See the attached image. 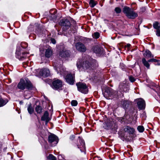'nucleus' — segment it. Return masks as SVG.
<instances>
[{
  "instance_id": "9b49d317",
  "label": "nucleus",
  "mask_w": 160,
  "mask_h": 160,
  "mask_svg": "<svg viewBox=\"0 0 160 160\" xmlns=\"http://www.w3.org/2000/svg\"><path fill=\"white\" fill-rule=\"evenodd\" d=\"M75 46L77 50L80 52H85L86 51V47L84 44L81 42L77 43L76 44Z\"/></svg>"
},
{
  "instance_id": "bb28decb",
  "label": "nucleus",
  "mask_w": 160,
  "mask_h": 160,
  "mask_svg": "<svg viewBox=\"0 0 160 160\" xmlns=\"http://www.w3.org/2000/svg\"><path fill=\"white\" fill-rule=\"evenodd\" d=\"M7 102V101L4 100L2 98L0 99V107L5 105Z\"/></svg>"
},
{
  "instance_id": "c9c22d12",
  "label": "nucleus",
  "mask_w": 160,
  "mask_h": 160,
  "mask_svg": "<svg viewBox=\"0 0 160 160\" xmlns=\"http://www.w3.org/2000/svg\"><path fill=\"white\" fill-rule=\"evenodd\" d=\"M157 30L156 35L158 36H160V30L159 29Z\"/></svg>"
},
{
  "instance_id": "423d86ee",
  "label": "nucleus",
  "mask_w": 160,
  "mask_h": 160,
  "mask_svg": "<svg viewBox=\"0 0 160 160\" xmlns=\"http://www.w3.org/2000/svg\"><path fill=\"white\" fill-rule=\"evenodd\" d=\"M78 90L82 93L87 94L88 92V88L86 84L84 83L79 82L77 83Z\"/></svg>"
},
{
  "instance_id": "2f4dec72",
  "label": "nucleus",
  "mask_w": 160,
  "mask_h": 160,
  "mask_svg": "<svg viewBox=\"0 0 160 160\" xmlns=\"http://www.w3.org/2000/svg\"><path fill=\"white\" fill-rule=\"evenodd\" d=\"M148 61L149 62H159L160 61V60H158L157 59H154L153 58H152V59H149L148 60Z\"/></svg>"
},
{
  "instance_id": "f257e3e1",
  "label": "nucleus",
  "mask_w": 160,
  "mask_h": 160,
  "mask_svg": "<svg viewBox=\"0 0 160 160\" xmlns=\"http://www.w3.org/2000/svg\"><path fill=\"white\" fill-rule=\"evenodd\" d=\"M95 62V60L92 58L87 59L83 58H80L77 61L76 66L80 71L90 70L93 68V63Z\"/></svg>"
},
{
  "instance_id": "20e7f679",
  "label": "nucleus",
  "mask_w": 160,
  "mask_h": 160,
  "mask_svg": "<svg viewBox=\"0 0 160 160\" xmlns=\"http://www.w3.org/2000/svg\"><path fill=\"white\" fill-rule=\"evenodd\" d=\"M123 12L129 19H134L138 16V14L136 12L127 6L124 7L123 9Z\"/></svg>"
},
{
  "instance_id": "c03bdc74",
  "label": "nucleus",
  "mask_w": 160,
  "mask_h": 160,
  "mask_svg": "<svg viewBox=\"0 0 160 160\" xmlns=\"http://www.w3.org/2000/svg\"><path fill=\"white\" fill-rule=\"evenodd\" d=\"M73 145V146H74V147H75V146H76V145H75V144H74Z\"/></svg>"
},
{
  "instance_id": "c85d7f7f",
  "label": "nucleus",
  "mask_w": 160,
  "mask_h": 160,
  "mask_svg": "<svg viewBox=\"0 0 160 160\" xmlns=\"http://www.w3.org/2000/svg\"><path fill=\"white\" fill-rule=\"evenodd\" d=\"M114 11L116 13L119 14L121 12L122 10L119 7H116L114 9Z\"/></svg>"
},
{
  "instance_id": "c756f323",
  "label": "nucleus",
  "mask_w": 160,
  "mask_h": 160,
  "mask_svg": "<svg viewBox=\"0 0 160 160\" xmlns=\"http://www.w3.org/2000/svg\"><path fill=\"white\" fill-rule=\"evenodd\" d=\"M92 36L93 38L97 39L99 38L100 36L99 33V32H94L92 35Z\"/></svg>"
},
{
  "instance_id": "7ed1b4c3",
  "label": "nucleus",
  "mask_w": 160,
  "mask_h": 160,
  "mask_svg": "<svg viewBox=\"0 0 160 160\" xmlns=\"http://www.w3.org/2000/svg\"><path fill=\"white\" fill-rule=\"evenodd\" d=\"M17 87L21 90H24L26 88L30 90L32 89V85L29 81L24 80L23 79H21L17 85Z\"/></svg>"
},
{
  "instance_id": "b1692460",
  "label": "nucleus",
  "mask_w": 160,
  "mask_h": 160,
  "mask_svg": "<svg viewBox=\"0 0 160 160\" xmlns=\"http://www.w3.org/2000/svg\"><path fill=\"white\" fill-rule=\"evenodd\" d=\"M97 4V2L94 0H90L89 2L90 6L92 8H93Z\"/></svg>"
},
{
  "instance_id": "6ab92c4d",
  "label": "nucleus",
  "mask_w": 160,
  "mask_h": 160,
  "mask_svg": "<svg viewBox=\"0 0 160 160\" xmlns=\"http://www.w3.org/2000/svg\"><path fill=\"white\" fill-rule=\"evenodd\" d=\"M145 57L147 58H153L154 56L152 54L151 52L148 50H146L143 54Z\"/></svg>"
},
{
  "instance_id": "a878e982",
  "label": "nucleus",
  "mask_w": 160,
  "mask_h": 160,
  "mask_svg": "<svg viewBox=\"0 0 160 160\" xmlns=\"http://www.w3.org/2000/svg\"><path fill=\"white\" fill-rule=\"evenodd\" d=\"M153 26L154 28L156 29H160V28L159 23L158 22H155L153 24Z\"/></svg>"
},
{
  "instance_id": "f3484780",
  "label": "nucleus",
  "mask_w": 160,
  "mask_h": 160,
  "mask_svg": "<svg viewBox=\"0 0 160 160\" xmlns=\"http://www.w3.org/2000/svg\"><path fill=\"white\" fill-rule=\"evenodd\" d=\"M49 114L47 111H45L43 116L42 117L41 120L42 121H45L46 123H47L50 120L48 117Z\"/></svg>"
},
{
  "instance_id": "f8f14e48",
  "label": "nucleus",
  "mask_w": 160,
  "mask_h": 160,
  "mask_svg": "<svg viewBox=\"0 0 160 160\" xmlns=\"http://www.w3.org/2000/svg\"><path fill=\"white\" fill-rule=\"evenodd\" d=\"M28 54V53L25 52H22L21 51H18L17 50L16 52V57L19 59L22 60L23 58H25L27 56L26 55Z\"/></svg>"
},
{
  "instance_id": "5701e85b",
  "label": "nucleus",
  "mask_w": 160,
  "mask_h": 160,
  "mask_svg": "<svg viewBox=\"0 0 160 160\" xmlns=\"http://www.w3.org/2000/svg\"><path fill=\"white\" fill-rule=\"evenodd\" d=\"M28 113L31 114H32L34 112V109L32 107L31 104L29 105L28 107Z\"/></svg>"
},
{
  "instance_id": "f03ea898",
  "label": "nucleus",
  "mask_w": 160,
  "mask_h": 160,
  "mask_svg": "<svg viewBox=\"0 0 160 160\" xmlns=\"http://www.w3.org/2000/svg\"><path fill=\"white\" fill-rule=\"evenodd\" d=\"M121 93L120 92L115 91L112 89L107 88L103 94L105 97L108 99H112L113 98H118L121 97L120 94Z\"/></svg>"
},
{
  "instance_id": "a211bd4d",
  "label": "nucleus",
  "mask_w": 160,
  "mask_h": 160,
  "mask_svg": "<svg viewBox=\"0 0 160 160\" xmlns=\"http://www.w3.org/2000/svg\"><path fill=\"white\" fill-rule=\"evenodd\" d=\"M60 56L63 58L68 57L70 56L69 51L68 50H62L60 52Z\"/></svg>"
},
{
  "instance_id": "58836bf2",
  "label": "nucleus",
  "mask_w": 160,
  "mask_h": 160,
  "mask_svg": "<svg viewBox=\"0 0 160 160\" xmlns=\"http://www.w3.org/2000/svg\"><path fill=\"white\" fill-rule=\"evenodd\" d=\"M75 138V136L74 135H72L70 137V139L71 140H73Z\"/></svg>"
},
{
  "instance_id": "39448f33",
  "label": "nucleus",
  "mask_w": 160,
  "mask_h": 160,
  "mask_svg": "<svg viewBox=\"0 0 160 160\" xmlns=\"http://www.w3.org/2000/svg\"><path fill=\"white\" fill-rule=\"evenodd\" d=\"M62 81L58 79H54L52 82V88L55 90L58 91L62 90Z\"/></svg>"
},
{
  "instance_id": "cd10ccee",
  "label": "nucleus",
  "mask_w": 160,
  "mask_h": 160,
  "mask_svg": "<svg viewBox=\"0 0 160 160\" xmlns=\"http://www.w3.org/2000/svg\"><path fill=\"white\" fill-rule=\"evenodd\" d=\"M137 129L139 132H142L144 131V128L142 126L140 125L138 127Z\"/></svg>"
},
{
  "instance_id": "0eeeda50",
  "label": "nucleus",
  "mask_w": 160,
  "mask_h": 160,
  "mask_svg": "<svg viewBox=\"0 0 160 160\" xmlns=\"http://www.w3.org/2000/svg\"><path fill=\"white\" fill-rule=\"evenodd\" d=\"M48 142L50 143L52 146H55L58 142V137L54 134L49 135L48 138Z\"/></svg>"
},
{
  "instance_id": "dca6fc26",
  "label": "nucleus",
  "mask_w": 160,
  "mask_h": 160,
  "mask_svg": "<svg viewBox=\"0 0 160 160\" xmlns=\"http://www.w3.org/2000/svg\"><path fill=\"white\" fill-rule=\"evenodd\" d=\"M123 130L125 132H127L129 134H133L135 131L134 129L129 126H126L124 127Z\"/></svg>"
},
{
  "instance_id": "79ce46f5",
  "label": "nucleus",
  "mask_w": 160,
  "mask_h": 160,
  "mask_svg": "<svg viewBox=\"0 0 160 160\" xmlns=\"http://www.w3.org/2000/svg\"><path fill=\"white\" fill-rule=\"evenodd\" d=\"M23 103V102L22 101H20V104H22Z\"/></svg>"
},
{
  "instance_id": "393cba45",
  "label": "nucleus",
  "mask_w": 160,
  "mask_h": 160,
  "mask_svg": "<svg viewBox=\"0 0 160 160\" xmlns=\"http://www.w3.org/2000/svg\"><path fill=\"white\" fill-rule=\"evenodd\" d=\"M35 110L38 113H41L42 112V108L41 106H38L35 108Z\"/></svg>"
},
{
  "instance_id": "6e6552de",
  "label": "nucleus",
  "mask_w": 160,
  "mask_h": 160,
  "mask_svg": "<svg viewBox=\"0 0 160 160\" xmlns=\"http://www.w3.org/2000/svg\"><path fill=\"white\" fill-rule=\"evenodd\" d=\"M77 146L82 152H84L85 149L84 140L80 137H78Z\"/></svg>"
},
{
  "instance_id": "aec40b11",
  "label": "nucleus",
  "mask_w": 160,
  "mask_h": 160,
  "mask_svg": "<svg viewBox=\"0 0 160 160\" xmlns=\"http://www.w3.org/2000/svg\"><path fill=\"white\" fill-rule=\"evenodd\" d=\"M142 62L144 66L146 67L147 69H149L150 64L149 63V62H149L148 60L147 61L145 58H143L142 59Z\"/></svg>"
},
{
  "instance_id": "37998d69",
  "label": "nucleus",
  "mask_w": 160,
  "mask_h": 160,
  "mask_svg": "<svg viewBox=\"0 0 160 160\" xmlns=\"http://www.w3.org/2000/svg\"><path fill=\"white\" fill-rule=\"evenodd\" d=\"M56 70H57V71L58 72L57 73H59V72H58V70L57 68L56 69Z\"/></svg>"
},
{
  "instance_id": "9d476101",
  "label": "nucleus",
  "mask_w": 160,
  "mask_h": 160,
  "mask_svg": "<svg viewBox=\"0 0 160 160\" xmlns=\"http://www.w3.org/2000/svg\"><path fill=\"white\" fill-rule=\"evenodd\" d=\"M67 82L71 85H73L75 81V77L74 75L68 74L65 77Z\"/></svg>"
},
{
  "instance_id": "1a4fd4ad",
  "label": "nucleus",
  "mask_w": 160,
  "mask_h": 160,
  "mask_svg": "<svg viewBox=\"0 0 160 160\" xmlns=\"http://www.w3.org/2000/svg\"><path fill=\"white\" fill-rule=\"evenodd\" d=\"M59 24L63 27L64 31H66L70 27L71 23L67 19H63L61 20Z\"/></svg>"
},
{
  "instance_id": "4468645a",
  "label": "nucleus",
  "mask_w": 160,
  "mask_h": 160,
  "mask_svg": "<svg viewBox=\"0 0 160 160\" xmlns=\"http://www.w3.org/2000/svg\"><path fill=\"white\" fill-rule=\"evenodd\" d=\"M137 105L140 109H144L145 108V101L142 99L140 98L138 100Z\"/></svg>"
},
{
  "instance_id": "7c9ffc66",
  "label": "nucleus",
  "mask_w": 160,
  "mask_h": 160,
  "mask_svg": "<svg viewBox=\"0 0 160 160\" xmlns=\"http://www.w3.org/2000/svg\"><path fill=\"white\" fill-rule=\"evenodd\" d=\"M48 158L50 160H56V157L52 154H49Z\"/></svg>"
},
{
  "instance_id": "2eb2a0df",
  "label": "nucleus",
  "mask_w": 160,
  "mask_h": 160,
  "mask_svg": "<svg viewBox=\"0 0 160 160\" xmlns=\"http://www.w3.org/2000/svg\"><path fill=\"white\" fill-rule=\"evenodd\" d=\"M120 104L121 107L124 109H126L129 107L130 102L128 100H122Z\"/></svg>"
},
{
  "instance_id": "4be33fe9",
  "label": "nucleus",
  "mask_w": 160,
  "mask_h": 160,
  "mask_svg": "<svg viewBox=\"0 0 160 160\" xmlns=\"http://www.w3.org/2000/svg\"><path fill=\"white\" fill-rule=\"evenodd\" d=\"M93 52L96 54H100L101 53V49L98 46H96L93 48Z\"/></svg>"
},
{
  "instance_id": "ea45409f",
  "label": "nucleus",
  "mask_w": 160,
  "mask_h": 160,
  "mask_svg": "<svg viewBox=\"0 0 160 160\" xmlns=\"http://www.w3.org/2000/svg\"><path fill=\"white\" fill-rule=\"evenodd\" d=\"M60 74L61 75H62L63 74H65V73L64 72L63 73L62 72L61 70H60Z\"/></svg>"
},
{
  "instance_id": "a18cd8bd",
  "label": "nucleus",
  "mask_w": 160,
  "mask_h": 160,
  "mask_svg": "<svg viewBox=\"0 0 160 160\" xmlns=\"http://www.w3.org/2000/svg\"><path fill=\"white\" fill-rule=\"evenodd\" d=\"M122 97H123V96H123V94H122Z\"/></svg>"
},
{
  "instance_id": "f704fd0d",
  "label": "nucleus",
  "mask_w": 160,
  "mask_h": 160,
  "mask_svg": "<svg viewBox=\"0 0 160 160\" xmlns=\"http://www.w3.org/2000/svg\"><path fill=\"white\" fill-rule=\"evenodd\" d=\"M129 79L132 82H133L135 81V78L132 76H130L129 77Z\"/></svg>"
},
{
  "instance_id": "72a5a7b5",
  "label": "nucleus",
  "mask_w": 160,
  "mask_h": 160,
  "mask_svg": "<svg viewBox=\"0 0 160 160\" xmlns=\"http://www.w3.org/2000/svg\"><path fill=\"white\" fill-rule=\"evenodd\" d=\"M146 112H145L143 111L142 113L141 114V117L143 118V119H144L146 117Z\"/></svg>"
},
{
  "instance_id": "a19ab883",
  "label": "nucleus",
  "mask_w": 160,
  "mask_h": 160,
  "mask_svg": "<svg viewBox=\"0 0 160 160\" xmlns=\"http://www.w3.org/2000/svg\"><path fill=\"white\" fill-rule=\"evenodd\" d=\"M130 46V44H127V47L128 48H129Z\"/></svg>"
},
{
  "instance_id": "de8ad7c7",
  "label": "nucleus",
  "mask_w": 160,
  "mask_h": 160,
  "mask_svg": "<svg viewBox=\"0 0 160 160\" xmlns=\"http://www.w3.org/2000/svg\"><path fill=\"white\" fill-rule=\"evenodd\" d=\"M21 46L22 47V44H21Z\"/></svg>"
},
{
  "instance_id": "49530a36",
  "label": "nucleus",
  "mask_w": 160,
  "mask_h": 160,
  "mask_svg": "<svg viewBox=\"0 0 160 160\" xmlns=\"http://www.w3.org/2000/svg\"><path fill=\"white\" fill-rule=\"evenodd\" d=\"M98 160H102L101 159H98Z\"/></svg>"
},
{
  "instance_id": "e433bc0d",
  "label": "nucleus",
  "mask_w": 160,
  "mask_h": 160,
  "mask_svg": "<svg viewBox=\"0 0 160 160\" xmlns=\"http://www.w3.org/2000/svg\"><path fill=\"white\" fill-rule=\"evenodd\" d=\"M158 91H156L158 95L160 97V88H159L157 89Z\"/></svg>"
},
{
  "instance_id": "412c9836",
  "label": "nucleus",
  "mask_w": 160,
  "mask_h": 160,
  "mask_svg": "<svg viewBox=\"0 0 160 160\" xmlns=\"http://www.w3.org/2000/svg\"><path fill=\"white\" fill-rule=\"evenodd\" d=\"M52 51L51 49L48 48L46 50L45 52V56L48 58H50L52 55Z\"/></svg>"
},
{
  "instance_id": "ddd939ff",
  "label": "nucleus",
  "mask_w": 160,
  "mask_h": 160,
  "mask_svg": "<svg viewBox=\"0 0 160 160\" xmlns=\"http://www.w3.org/2000/svg\"><path fill=\"white\" fill-rule=\"evenodd\" d=\"M39 74L40 76L48 77L50 75V72L49 70L47 68H44L39 70Z\"/></svg>"
},
{
  "instance_id": "4c0bfd02",
  "label": "nucleus",
  "mask_w": 160,
  "mask_h": 160,
  "mask_svg": "<svg viewBox=\"0 0 160 160\" xmlns=\"http://www.w3.org/2000/svg\"><path fill=\"white\" fill-rule=\"evenodd\" d=\"M51 42L53 44H55L56 43V40L54 38H51Z\"/></svg>"
},
{
  "instance_id": "473e14b6",
  "label": "nucleus",
  "mask_w": 160,
  "mask_h": 160,
  "mask_svg": "<svg viewBox=\"0 0 160 160\" xmlns=\"http://www.w3.org/2000/svg\"><path fill=\"white\" fill-rule=\"evenodd\" d=\"M71 104L72 106H76L78 104L77 101L76 100H72L71 102Z\"/></svg>"
}]
</instances>
